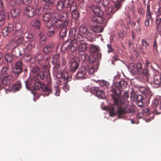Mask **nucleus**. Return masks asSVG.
I'll return each mask as SVG.
<instances>
[{
  "label": "nucleus",
  "mask_w": 161,
  "mask_h": 161,
  "mask_svg": "<svg viewBox=\"0 0 161 161\" xmlns=\"http://www.w3.org/2000/svg\"><path fill=\"white\" fill-rule=\"evenodd\" d=\"M138 89L139 91L144 95V97L141 95L136 94L133 90L130 93V97L132 100L137 102L138 106L142 107L143 106L145 101H149L152 94L150 90L145 87L139 86Z\"/></svg>",
  "instance_id": "obj_1"
},
{
  "label": "nucleus",
  "mask_w": 161,
  "mask_h": 161,
  "mask_svg": "<svg viewBox=\"0 0 161 161\" xmlns=\"http://www.w3.org/2000/svg\"><path fill=\"white\" fill-rule=\"evenodd\" d=\"M53 25L57 29L60 28L59 34L60 38L65 37L67 34V31L69 27V20L66 19L61 20L58 13L55 14L53 17Z\"/></svg>",
  "instance_id": "obj_2"
},
{
  "label": "nucleus",
  "mask_w": 161,
  "mask_h": 161,
  "mask_svg": "<svg viewBox=\"0 0 161 161\" xmlns=\"http://www.w3.org/2000/svg\"><path fill=\"white\" fill-rule=\"evenodd\" d=\"M119 97L118 95L115 94L113 98L114 100V106L117 107V112L119 118H123V116L126 114H128L131 115L134 112V109L131 108L127 109L125 107V105L124 104V100L122 101H118V99Z\"/></svg>",
  "instance_id": "obj_3"
},
{
  "label": "nucleus",
  "mask_w": 161,
  "mask_h": 161,
  "mask_svg": "<svg viewBox=\"0 0 161 161\" xmlns=\"http://www.w3.org/2000/svg\"><path fill=\"white\" fill-rule=\"evenodd\" d=\"M31 85L35 90H39L41 88L42 91L46 92L45 94H43L46 96H48L52 92L51 89L47 85H42L39 79L38 75H35L32 76L31 79Z\"/></svg>",
  "instance_id": "obj_4"
},
{
  "label": "nucleus",
  "mask_w": 161,
  "mask_h": 161,
  "mask_svg": "<svg viewBox=\"0 0 161 161\" xmlns=\"http://www.w3.org/2000/svg\"><path fill=\"white\" fill-rule=\"evenodd\" d=\"M91 8L95 14V15L92 17V21L95 23H103L104 21V18L103 17V14L100 8L92 5L91 6Z\"/></svg>",
  "instance_id": "obj_5"
},
{
  "label": "nucleus",
  "mask_w": 161,
  "mask_h": 161,
  "mask_svg": "<svg viewBox=\"0 0 161 161\" xmlns=\"http://www.w3.org/2000/svg\"><path fill=\"white\" fill-rule=\"evenodd\" d=\"M128 68L132 72L136 71L139 75H142L144 77L147 78L148 75V70L147 69H143L142 66L140 63H137L135 65L133 63H130L128 65Z\"/></svg>",
  "instance_id": "obj_6"
},
{
  "label": "nucleus",
  "mask_w": 161,
  "mask_h": 161,
  "mask_svg": "<svg viewBox=\"0 0 161 161\" xmlns=\"http://www.w3.org/2000/svg\"><path fill=\"white\" fill-rule=\"evenodd\" d=\"M62 47L65 50L68 49L72 52H74L78 47V45L76 38L73 40L68 39L62 45Z\"/></svg>",
  "instance_id": "obj_7"
},
{
  "label": "nucleus",
  "mask_w": 161,
  "mask_h": 161,
  "mask_svg": "<svg viewBox=\"0 0 161 161\" xmlns=\"http://www.w3.org/2000/svg\"><path fill=\"white\" fill-rule=\"evenodd\" d=\"M118 95L119 97L117 98L118 101H122L124 100V104H125V101L126 99L129 97V94L128 92H125L124 95L123 96L122 98L120 97V94L119 93H117V92L115 91H114L112 95V98L114 103V99L113 98L114 96L115 95ZM109 114L110 116L113 117L116 114V111L115 110V108H114V104L113 106L111 107L109 110Z\"/></svg>",
  "instance_id": "obj_8"
},
{
  "label": "nucleus",
  "mask_w": 161,
  "mask_h": 161,
  "mask_svg": "<svg viewBox=\"0 0 161 161\" xmlns=\"http://www.w3.org/2000/svg\"><path fill=\"white\" fill-rule=\"evenodd\" d=\"M69 5V0H58L56 5V9L58 11H61L64 8L68 7Z\"/></svg>",
  "instance_id": "obj_9"
},
{
  "label": "nucleus",
  "mask_w": 161,
  "mask_h": 161,
  "mask_svg": "<svg viewBox=\"0 0 161 161\" xmlns=\"http://www.w3.org/2000/svg\"><path fill=\"white\" fill-rule=\"evenodd\" d=\"M103 29V28L102 26L97 25L92 26L90 27L89 33L91 34V36L92 38V42H93L94 39V36L95 33L102 32Z\"/></svg>",
  "instance_id": "obj_10"
},
{
  "label": "nucleus",
  "mask_w": 161,
  "mask_h": 161,
  "mask_svg": "<svg viewBox=\"0 0 161 161\" xmlns=\"http://www.w3.org/2000/svg\"><path fill=\"white\" fill-rule=\"evenodd\" d=\"M13 75V73H9L7 76L0 77L2 79V85L6 86L9 85L12 82L14 81L15 79V78Z\"/></svg>",
  "instance_id": "obj_11"
},
{
  "label": "nucleus",
  "mask_w": 161,
  "mask_h": 161,
  "mask_svg": "<svg viewBox=\"0 0 161 161\" xmlns=\"http://www.w3.org/2000/svg\"><path fill=\"white\" fill-rule=\"evenodd\" d=\"M71 79V75L67 72L63 76V80L64 81V83H63V88L65 92H67L69 90L70 87L68 84V82L70 81Z\"/></svg>",
  "instance_id": "obj_12"
},
{
  "label": "nucleus",
  "mask_w": 161,
  "mask_h": 161,
  "mask_svg": "<svg viewBox=\"0 0 161 161\" xmlns=\"http://www.w3.org/2000/svg\"><path fill=\"white\" fill-rule=\"evenodd\" d=\"M79 31L80 33L84 35L87 41L91 42H92V38L91 36V34L89 33L90 29H88L84 25H82L80 27Z\"/></svg>",
  "instance_id": "obj_13"
},
{
  "label": "nucleus",
  "mask_w": 161,
  "mask_h": 161,
  "mask_svg": "<svg viewBox=\"0 0 161 161\" xmlns=\"http://www.w3.org/2000/svg\"><path fill=\"white\" fill-rule=\"evenodd\" d=\"M79 55H81L84 59H86L87 55L85 54V51L87 49V46L86 43H80L78 47Z\"/></svg>",
  "instance_id": "obj_14"
},
{
  "label": "nucleus",
  "mask_w": 161,
  "mask_h": 161,
  "mask_svg": "<svg viewBox=\"0 0 161 161\" xmlns=\"http://www.w3.org/2000/svg\"><path fill=\"white\" fill-rule=\"evenodd\" d=\"M14 29H15V31L13 35L14 38H16L21 37L24 33H23L22 31L21 26L19 23L16 24L15 26L14 27Z\"/></svg>",
  "instance_id": "obj_15"
},
{
  "label": "nucleus",
  "mask_w": 161,
  "mask_h": 161,
  "mask_svg": "<svg viewBox=\"0 0 161 161\" xmlns=\"http://www.w3.org/2000/svg\"><path fill=\"white\" fill-rule=\"evenodd\" d=\"M39 11V9H36L33 6L31 5L27 6L25 11V14L28 17H32L35 13V11Z\"/></svg>",
  "instance_id": "obj_16"
},
{
  "label": "nucleus",
  "mask_w": 161,
  "mask_h": 161,
  "mask_svg": "<svg viewBox=\"0 0 161 161\" xmlns=\"http://www.w3.org/2000/svg\"><path fill=\"white\" fill-rule=\"evenodd\" d=\"M87 71L85 68L84 67L81 68L76 75V79H83L86 78L87 76Z\"/></svg>",
  "instance_id": "obj_17"
},
{
  "label": "nucleus",
  "mask_w": 161,
  "mask_h": 161,
  "mask_svg": "<svg viewBox=\"0 0 161 161\" xmlns=\"http://www.w3.org/2000/svg\"><path fill=\"white\" fill-rule=\"evenodd\" d=\"M23 65V64L21 61H19L17 62L13 70V74H20L22 71Z\"/></svg>",
  "instance_id": "obj_18"
},
{
  "label": "nucleus",
  "mask_w": 161,
  "mask_h": 161,
  "mask_svg": "<svg viewBox=\"0 0 161 161\" xmlns=\"http://www.w3.org/2000/svg\"><path fill=\"white\" fill-rule=\"evenodd\" d=\"M91 91L94 95L96 94L99 98H104L105 97V93L104 92L99 90V88L97 87H92L91 89Z\"/></svg>",
  "instance_id": "obj_19"
},
{
  "label": "nucleus",
  "mask_w": 161,
  "mask_h": 161,
  "mask_svg": "<svg viewBox=\"0 0 161 161\" xmlns=\"http://www.w3.org/2000/svg\"><path fill=\"white\" fill-rule=\"evenodd\" d=\"M56 13H54L53 16H52V14L51 13L47 12L45 13L42 18V19L43 21L45 23H47L49 22V21L51 20V18H52V22L53 23V17L54 15V14Z\"/></svg>",
  "instance_id": "obj_20"
},
{
  "label": "nucleus",
  "mask_w": 161,
  "mask_h": 161,
  "mask_svg": "<svg viewBox=\"0 0 161 161\" xmlns=\"http://www.w3.org/2000/svg\"><path fill=\"white\" fill-rule=\"evenodd\" d=\"M36 58L38 64L40 65H44L46 62H48V59L46 58L45 56L42 54H38L36 56Z\"/></svg>",
  "instance_id": "obj_21"
},
{
  "label": "nucleus",
  "mask_w": 161,
  "mask_h": 161,
  "mask_svg": "<svg viewBox=\"0 0 161 161\" xmlns=\"http://www.w3.org/2000/svg\"><path fill=\"white\" fill-rule=\"evenodd\" d=\"M54 46L53 43L46 45L43 48L44 53L47 55L53 52L54 50Z\"/></svg>",
  "instance_id": "obj_22"
},
{
  "label": "nucleus",
  "mask_w": 161,
  "mask_h": 161,
  "mask_svg": "<svg viewBox=\"0 0 161 161\" xmlns=\"http://www.w3.org/2000/svg\"><path fill=\"white\" fill-rule=\"evenodd\" d=\"M156 27L158 32L161 31V12L159 13L157 15L156 20Z\"/></svg>",
  "instance_id": "obj_23"
},
{
  "label": "nucleus",
  "mask_w": 161,
  "mask_h": 161,
  "mask_svg": "<svg viewBox=\"0 0 161 161\" xmlns=\"http://www.w3.org/2000/svg\"><path fill=\"white\" fill-rule=\"evenodd\" d=\"M14 31V28L13 25H9L7 27H6L2 30V35L3 36H6L8 33Z\"/></svg>",
  "instance_id": "obj_24"
},
{
  "label": "nucleus",
  "mask_w": 161,
  "mask_h": 161,
  "mask_svg": "<svg viewBox=\"0 0 161 161\" xmlns=\"http://www.w3.org/2000/svg\"><path fill=\"white\" fill-rule=\"evenodd\" d=\"M24 36L27 39L29 42H36V36L34 35L31 33H24Z\"/></svg>",
  "instance_id": "obj_25"
},
{
  "label": "nucleus",
  "mask_w": 161,
  "mask_h": 161,
  "mask_svg": "<svg viewBox=\"0 0 161 161\" xmlns=\"http://www.w3.org/2000/svg\"><path fill=\"white\" fill-rule=\"evenodd\" d=\"M79 62L74 59H72L70 62V69L71 71H75L79 67Z\"/></svg>",
  "instance_id": "obj_26"
},
{
  "label": "nucleus",
  "mask_w": 161,
  "mask_h": 161,
  "mask_svg": "<svg viewBox=\"0 0 161 161\" xmlns=\"http://www.w3.org/2000/svg\"><path fill=\"white\" fill-rule=\"evenodd\" d=\"M115 11H114L113 7H109L106 10V17L107 19H109L112 17L114 12L116 11V9L115 8Z\"/></svg>",
  "instance_id": "obj_27"
},
{
  "label": "nucleus",
  "mask_w": 161,
  "mask_h": 161,
  "mask_svg": "<svg viewBox=\"0 0 161 161\" xmlns=\"http://www.w3.org/2000/svg\"><path fill=\"white\" fill-rule=\"evenodd\" d=\"M46 27L48 28L47 32V35L49 37H51L53 36L55 33V29L54 26L52 25L49 26L47 25Z\"/></svg>",
  "instance_id": "obj_28"
},
{
  "label": "nucleus",
  "mask_w": 161,
  "mask_h": 161,
  "mask_svg": "<svg viewBox=\"0 0 161 161\" xmlns=\"http://www.w3.org/2000/svg\"><path fill=\"white\" fill-rule=\"evenodd\" d=\"M31 26L36 29H39L41 26V21L38 19H34L31 22Z\"/></svg>",
  "instance_id": "obj_29"
},
{
  "label": "nucleus",
  "mask_w": 161,
  "mask_h": 161,
  "mask_svg": "<svg viewBox=\"0 0 161 161\" xmlns=\"http://www.w3.org/2000/svg\"><path fill=\"white\" fill-rule=\"evenodd\" d=\"M40 78L41 80H43L45 77L48 79L50 77V73L48 71H47L45 72H39Z\"/></svg>",
  "instance_id": "obj_30"
},
{
  "label": "nucleus",
  "mask_w": 161,
  "mask_h": 161,
  "mask_svg": "<svg viewBox=\"0 0 161 161\" xmlns=\"http://www.w3.org/2000/svg\"><path fill=\"white\" fill-rule=\"evenodd\" d=\"M8 68V67H4L2 68L1 72L0 77L7 76L9 73H13V72H9Z\"/></svg>",
  "instance_id": "obj_31"
},
{
  "label": "nucleus",
  "mask_w": 161,
  "mask_h": 161,
  "mask_svg": "<svg viewBox=\"0 0 161 161\" xmlns=\"http://www.w3.org/2000/svg\"><path fill=\"white\" fill-rule=\"evenodd\" d=\"M12 52L13 54L17 57H18L21 55L19 47L17 46H15L12 49Z\"/></svg>",
  "instance_id": "obj_32"
},
{
  "label": "nucleus",
  "mask_w": 161,
  "mask_h": 161,
  "mask_svg": "<svg viewBox=\"0 0 161 161\" xmlns=\"http://www.w3.org/2000/svg\"><path fill=\"white\" fill-rule=\"evenodd\" d=\"M4 7L2 10H0V25H3L5 20V16L6 15V13L3 11Z\"/></svg>",
  "instance_id": "obj_33"
},
{
  "label": "nucleus",
  "mask_w": 161,
  "mask_h": 161,
  "mask_svg": "<svg viewBox=\"0 0 161 161\" xmlns=\"http://www.w3.org/2000/svg\"><path fill=\"white\" fill-rule=\"evenodd\" d=\"M115 4H114L116 11H118L121 7L122 3L124 1H121L120 0H112Z\"/></svg>",
  "instance_id": "obj_34"
},
{
  "label": "nucleus",
  "mask_w": 161,
  "mask_h": 161,
  "mask_svg": "<svg viewBox=\"0 0 161 161\" xmlns=\"http://www.w3.org/2000/svg\"><path fill=\"white\" fill-rule=\"evenodd\" d=\"M153 83L157 87L159 86L161 84V77L159 75L155 76L154 78Z\"/></svg>",
  "instance_id": "obj_35"
},
{
  "label": "nucleus",
  "mask_w": 161,
  "mask_h": 161,
  "mask_svg": "<svg viewBox=\"0 0 161 161\" xmlns=\"http://www.w3.org/2000/svg\"><path fill=\"white\" fill-rule=\"evenodd\" d=\"M36 42H29L27 47L25 49V50L27 52H30L32 49L35 48Z\"/></svg>",
  "instance_id": "obj_36"
},
{
  "label": "nucleus",
  "mask_w": 161,
  "mask_h": 161,
  "mask_svg": "<svg viewBox=\"0 0 161 161\" xmlns=\"http://www.w3.org/2000/svg\"><path fill=\"white\" fill-rule=\"evenodd\" d=\"M118 84L119 86V90H121L120 88L122 89L125 88L127 85V83L124 80H121L119 82L117 83L116 85Z\"/></svg>",
  "instance_id": "obj_37"
},
{
  "label": "nucleus",
  "mask_w": 161,
  "mask_h": 161,
  "mask_svg": "<svg viewBox=\"0 0 161 161\" xmlns=\"http://www.w3.org/2000/svg\"><path fill=\"white\" fill-rule=\"evenodd\" d=\"M20 10L18 9L13 8L11 11L12 16L14 18L16 17L19 14Z\"/></svg>",
  "instance_id": "obj_38"
},
{
  "label": "nucleus",
  "mask_w": 161,
  "mask_h": 161,
  "mask_svg": "<svg viewBox=\"0 0 161 161\" xmlns=\"http://www.w3.org/2000/svg\"><path fill=\"white\" fill-rule=\"evenodd\" d=\"M60 55L59 54L57 53L54 55L52 58V62L53 64H55V63L57 62H59Z\"/></svg>",
  "instance_id": "obj_39"
},
{
  "label": "nucleus",
  "mask_w": 161,
  "mask_h": 161,
  "mask_svg": "<svg viewBox=\"0 0 161 161\" xmlns=\"http://www.w3.org/2000/svg\"><path fill=\"white\" fill-rule=\"evenodd\" d=\"M21 87V84L20 82L15 84L12 86V89L15 91H18Z\"/></svg>",
  "instance_id": "obj_40"
},
{
  "label": "nucleus",
  "mask_w": 161,
  "mask_h": 161,
  "mask_svg": "<svg viewBox=\"0 0 161 161\" xmlns=\"http://www.w3.org/2000/svg\"><path fill=\"white\" fill-rule=\"evenodd\" d=\"M76 29L75 28H71L69 31V36L70 37L73 38L75 36Z\"/></svg>",
  "instance_id": "obj_41"
},
{
  "label": "nucleus",
  "mask_w": 161,
  "mask_h": 161,
  "mask_svg": "<svg viewBox=\"0 0 161 161\" xmlns=\"http://www.w3.org/2000/svg\"><path fill=\"white\" fill-rule=\"evenodd\" d=\"M5 61L7 63H10L13 60L12 56L9 54H6L4 56Z\"/></svg>",
  "instance_id": "obj_42"
},
{
  "label": "nucleus",
  "mask_w": 161,
  "mask_h": 161,
  "mask_svg": "<svg viewBox=\"0 0 161 161\" xmlns=\"http://www.w3.org/2000/svg\"><path fill=\"white\" fill-rule=\"evenodd\" d=\"M39 41L42 45H44L45 43L46 38L45 36L43 35L42 33H40L39 35Z\"/></svg>",
  "instance_id": "obj_43"
},
{
  "label": "nucleus",
  "mask_w": 161,
  "mask_h": 161,
  "mask_svg": "<svg viewBox=\"0 0 161 161\" xmlns=\"http://www.w3.org/2000/svg\"><path fill=\"white\" fill-rule=\"evenodd\" d=\"M98 47L94 45H91L89 48V51L91 53H94L97 52Z\"/></svg>",
  "instance_id": "obj_44"
},
{
  "label": "nucleus",
  "mask_w": 161,
  "mask_h": 161,
  "mask_svg": "<svg viewBox=\"0 0 161 161\" xmlns=\"http://www.w3.org/2000/svg\"><path fill=\"white\" fill-rule=\"evenodd\" d=\"M80 13L77 10L72 11V15L73 18L74 19H78L80 16Z\"/></svg>",
  "instance_id": "obj_45"
},
{
  "label": "nucleus",
  "mask_w": 161,
  "mask_h": 161,
  "mask_svg": "<svg viewBox=\"0 0 161 161\" xmlns=\"http://www.w3.org/2000/svg\"><path fill=\"white\" fill-rule=\"evenodd\" d=\"M24 40V38L23 37L21 36L19 37L15 41V43L17 45V46H18L19 45L23 43Z\"/></svg>",
  "instance_id": "obj_46"
},
{
  "label": "nucleus",
  "mask_w": 161,
  "mask_h": 161,
  "mask_svg": "<svg viewBox=\"0 0 161 161\" xmlns=\"http://www.w3.org/2000/svg\"><path fill=\"white\" fill-rule=\"evenodd\" d=\"M147 17L148 19H151V15L150 12V6L149 4V3L147 4Z\"/></svg>",
  "instance_id": "obj_47"
},
{
  "label": "nucleus",
  "mask_w": 161,
  "mask_h": 161,
  "mask_svg": "<svg viewBox=\"0 0 161 161\" xmlns=\"http://www.w3.org/2000/svg\"><path fill=\"white\" fill-rule=\"evenodd\" d=\"M97 70V67L95 68L94 66H92L89 69V70L87 71V75L88 74L90 75H92L94 72L96 71Z\"/></svg>",
  "instance_id": "obj_48"
},
{
  "label": "nucleus",
  "mask_w": 161,
  "mask_h": 161,
  "mask_svg": "<svg viewBox=\"0 0 161 161\" xmlns=\"http://www.w3.org/2000/svg\"><path fill=\"white\" fill-rule=\"evenodd\" d=\"M76 39L78 41L80 42L83 41L84 40V37L80 33H78Z\"/></svg>",
  "instance_id": "obj_49"
},
{
  "label": "nucleus",
  "mask_w": 161,
  "mask_h": 161,
  "mask_svg": "<svg viewBox=\"0 0 161 161\" xmlns=\"http://www.w3.org/2000/svg\"><path fill=\"white\" fill-rule=\"evenodd\" d=\"M156 112L158 114L161 113V105L159 104L154 107Z\"/></svg>",
  "instance_id": "obj_50"
},
{
  "label": "nucleus",
  "mask_w": 161,
  "mask_h": 161,
  "mask_svg": "<svg viewBox=\"0 0 161 161\" xmlns=\"http://www.w3.org/2000/svg\"><path fill=\"white\" fill-rule=\"evenodd\" d=\"M40 71L39 68L37 66H35L32 68V71L33 74H36V75H38V74Z\"/></svg>",
  "instance_id": "obj_51"
},
{
  "label": "nucleus",
  "mask_w": 161,
  "mask_h": 161,
  "mask_svg": "<svg viewBox=\"0 0 161 161\" xmlns=\"http://www.w3.org/2000/svg\"><path fill=\"white\" fill-rule=\"evenodd\" d=\"M142 112L144 115L147 116H148L149 114L150 111L149 108H145L142 109Z\"/></svg>",
  "instance_id": "obj_52"
},
{
  "label": "nucleus",
  "mask_w": 161,
  "mask_h": 161,
  "mask_svg": "<svg viewBox=\"0 0 161 161\" xmlns=\"http://www.w3.org/2000/svg\"><path fill=\"white\" fill-rule=\"evenodd\" d=\"M31 57L29 54L25 55L23 57V59L27 62H30L31 61Z\"/></svg>",
  "instance_id": "obj_53"
},
{
  "label": "nucleus",
  "mask_w": 161,
  "mask_h": 161,
  "mask_svg": "<svg viewBox=\"0 0 161 161\" xmlns=\"http://www.w3.org/2000/svg\"><path fill=\"white\" fill-rule=\"evenodd\" d=\"M89 58V61L90 63H93L96 60V58L93 55H90L87 56Z\"/></svg>",
  "instance_id": "obj_54"
},
{
  "label": "nucleus",
  "mask_w": 161,
  "mask_h": 161,
  "mask_svg": "<svg viewBox=\"0 0 161 161\" xmlns=\"http://www.w3.org/2000/svg\"><path fill=\"white\" fill-rule=\"evenodd\" d=\"M142 46L146 48H147L149 45L147 41L144 39L142 40Z\"/></svg>",
  "instance_id": "obj_55"
},
{
  "label": "nucleus",
  "mask_w": 161,
  "mask_h": 161,
  "mask_svg": "<svg viewBox=\"0 0 161 161\" xmlns=\"http://www.w3.org/2000/svg\"><path fill=\"white\" fill-rule=\"evenodd\" d=\"M126 21L127 22V24L128 26L131 24V17L129 14H127Z\"/></svg>",
  "instance_id": "obj_56"
},
{
  "label": "nucleus",
  "mask_w": 161,
  "mask_h": 161,
  "mask_svg": "<svg viewBox=\"0 0 161 161\" xmlns=\"http://www.w3.org/2000/svg\"><path fill=\"white\" fill-rule=\"evenodd\" d=\"M158 101L157 98H155L154 100L152 102V104L153 107H154L156 105H158Z\"/></svg>",
  "instance_id": "obj_57"
},
{
  "label": "nucleus",
  "mask_w": 161,
  "mask_h": 161,
  "mask_svg": "<svg viewBox=\"0 0 161 161\" xmlns=\"http://www.w3.org/2000/svg\"><path fill=\"white\" fill-rule=\"evenodd\" d=\"M110 0H103L102 5L104 7L107 6L109 4Z\"/></svg>",
  "instance_id": "obj_58"
},
{
  "label": "nucleus",
  "mask_w": 161,
  "mask_h": 161,
  "mask_svg": "<svg viewBox=\"0 0 161 161\" xmlns=\"http://www.w3.org/2000/svg\"><path fill=\"white\" fill-rule=\"evenodd\" d=\"M107 47L108 48V53H110V52H112L113 51L114 49L113 48L111 45L109 44H108L107 45Z\"/></svg>",
  "instance_id": "obj_59"
},
{
  "label": "nucleus",
  "mask_w": 161,
  "mask_h": 161,
  "mask_svg": "<svg viewBox=\"0 0 161 161\" xmlns=\"http://www.w3.org/2000/svg\"><path fill=\"white\" fill-rule=\"evenodd\" d=\"M70 11H71L72 12V11L77 10L76 9V7L75 4H73L71 5L70 7Z\"/></svg>",
  "instance_id": "obj_60"
},
{
  "label": "nucleus",
  "mask_w": 161,
  "mask_h": 161,
  "mask_svg": "<svg viewBox=\"0 0 161 161\" xmlns=\"http://www.w3.org/2000/svg\"><path fill=\"white\" fill-rule=\"evenodd\" d=\"M70 11H71L72 12V11L77 10L76 9V7L75 4H73L71 5L70 7Z\"/></svg>",
  "instance_id": "obj_61"
},
{
  "label": "nucleus",
  "mask_w": 161,
  "mask_h": 161,
  "mask_svg": "<svg viewBox=\"0 0 161 161\" xmlns=\"http://www.w3.org/2000/svg\"><path fill=\"white\" fill-rule=\"evenodd\" d=\"M46 4H47V5H49L53 4V3L52 0H42Z\"/></svg>",
  "instance_id": "obj_62"
},
{
  "label": "nucleus",
  "mask_w": 161,
  "mask_h": 161,
  "mask_svg": "<svg viewBox=\"0 0 161 161\" xmlns=\"http://www.w3.org/2000/svg\"><path fill=\"white\" fill-rule=\"evenodd\" d=\"M68 13L66 12H63L60 15V17L62 18H65L68 17Z\"/></svg>",
  "instance_id": "obj_63"
},
{
  "label": "nucleus",
  "mask_w": 161,
  "mask_h": 161,
  "mask_svg": "<svg viewBox=\"0 0 161 161\" xmlns=\"http://www.w3.org/2000/svg\"><path fill=\"white\" fill-rule=\"evenodd\" d=\"M55 92L54 94L56 96H59L60 94V90L57 88H55Z\"/></svg>",
  "instance_id": "obj_64"
}]
</instances>
